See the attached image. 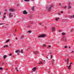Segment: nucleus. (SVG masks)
<instances>
[{
	"label": "nucleus",
	"instance_id": "f257e3e1",
	"mask_svg": "<svg viewBox=\"0 0 74 74\" xmlns=\"http://www.w3.org/2000/svg\"><path fill=\"white\" fill-rule=\"evenodd\" d=\"M45 37H46V36L45 35V34H42V35H40L38 36V37L39 38Z\"/></svg>",
	"mask_w": 74,
	"mask_h": 74
},
{
	"label": "nucleus",
	"instance_id": "f03ea898",
	"mask_svg": "<svg viewBox=\"0 0 74 74\" xmlns=\"http://www.w3.org/2000/svg\"><path fill=\"white\" fill-rule=\"evenodd\" d=\"M9 11L10 12H14L15 11V10H14V9L10 8L9 10Z\"/></svg>",
	"mask_w": 74,
	"mask_h": 74
},
{
	"label": "nucleus",
	"instance_id": "7ed1b4c3",
	"mask_svg": "<svg viewBox=\"0 0 74 74\" xmlns=\"http://www.w3.org/2000/svg\"><path fill=\"white\" fill-rule=\"evenodd\" d=\"M52 6H50L48 9L49 11H51L52 10Z\"/></svg>",
	"mask_w": 74,
	"mask_h": 74
},
{
	"label": "nucleus",
	"instance_id": "20e7f679",
	"mask_svg": "<svg viewBox=\"0 0 74 74\" xmlns=\"http://www.w3.org/2000/svg\"><path fill=\"white\" fill-rule=\"evenodd\" d=\"M12 16H13V14H12L11 13H10L9 14V17L10 18L11 17H12Z\"/></svg>",
	"mask_w": 74,
	"mask_h": 74
},
{
	"label": "nucleus",
	"instance_id": "39448f33",
	"mask_svg": "<svg viewBox=\"0 0 74 74\" xmlns=\"http://www.w3.org/2000/svg\"><path fill=\"white\" fill-rule=\"evenodd\" d=\"M66 62H67V64H69V58H67L66 60H65Z\"/></svg>",
	"mask_w": 74,
	"mask_h": 74
},
{
	"label": "nucleus",
	"instance_id": "423d86ee",
	"mask_svg": "<svg viewBox=\"0 0 74 74\" xmlns=\"http://www.w3.org/2000/svg\"><path fill=\"white\" fill-rule=\"evenodd\" d=\"M23 14H25V15H26L27 14V12H26V10H24L23 11Z\"/></svg>",
	"mask_w": 74,
	"mask_h": 74
},
{
	"label": "nucleus",
	"instance_id": "0eeeda50",
	"mask_svg": "<svg viewBox=\"0 0 74 74\" xmlns=\"http://www.w3.org/2000/svg\"><path fill=\"white\" fill-rule=\"evenodd\" d=\"M56 30L55 28V27H52V30L54 32L55 31V30Z\"/></svg>",
	"mask_w": 74,
	"mask_h": 74
},
{
	"label": "nucleus",
	"instance_id": "6e6552de",
	"mask_svg": "<svg viewBox=\"0 0 74 74\" xmlns=\"http://www.w3.org/2000/svg\"><path fill=\"white\" fill-rule=\"evenodd\" d=\"M36 68L35 67H34L32 69V72H34V71H35L36 70Z\"/></svg>",
	"mask_w": 74,
	"mask_h": 74
},
{
	"label": "nucleus",
	"instance_id": "1a4fd4ad",
	"mask_svg": "<svg viewBox=\"0 0 74 74\" xmlns=\"http://www.w3.org/2000/svg\"><path fill=\"white\" fill-rule=\"evenodd\" d=\"M19 50H17V51H15V53H17V54H18V53H19Z\"/></svg>",
	"mask_w": 74,
	"mask_h": 74
},
{
	"label": "nucleus",
	"instance_id": "9d476101",
	"mask_svg": "<svg viewBox=\"0 0 74 74\" xmlns=\"http://www.w3.org/2000/svg\"><path fill=\"white\" fill-rule=\"evenodd\" d=\"M67 41V39H66V38H64L63 41Z\"/></svg>",
	"mask_w": 74,
	"mask_h": 74
},
{
	"label": "nucleus",
	"instance_id": "9b49d317",
	"mask_svg": "<svg viewBox=\"0 0 74 74\" xmlns=\"http://www.w3.org/2000/svg\"><path fill=\"white\" fill-rule=\"evenodd\" d=\"M70 3H69V7L68 8V9H70V8H71V6H70Z\"/></svg>",
	"mask_w": 74,
	"mask_h": 74
},
{
	"label": "nucleus",
	"instance_id": "f8f14e48",
	"mask_svg": "<svg viewBox=\"0 0 74 74\" xmlns=\"http://www.w3.org/2000/svg\"><path fill=\"white\" fill-rule=\"evenodd\" d=\"M7 58V56L6 55H5L3 56L4 59H5Z\"/></svg>",
	"mask_w": 74,
	"mask_h": 74
},
{
	"label": "nucleus",
	"instance_id": "ddd939ff",
	"mask_svg": "<svg viewBox=\"0 0 74 74\" xmlns=\"http://www.w3.org/2000/svg\"><path fill=\"white\" fill-rule=\"evenodd\" d=\"M19 52H20L19 53H23V51L21 50L20 51H19Z\"/></svg>",
	"mask_w": 74,
	"mask_h": 74
},
{
	"label": "nucleus",
	"instance_id": "4468645a",
	"mask_svg": "<svg viewBox=\"0 0 74 74\" xmlns=\"http://www.w3.org/2000/svg\"><path fill=\"white\" fill-rule=\"evenodd\" d=\"M21 39H22V38H24V36L23 35L22 37H21Z\"/></svg>",
	"mask_w": 74,
	"mask_h": 74
},
{
	"label": "nucleus",
	"instance_id": "2eb2a0df",
	"mask_svg": "<svg viewBox=\"0 0 74 74\" xmlns=\"http://www.w3.org/2000/svg\"><path fill=\"white\" fill-rule=\"evenodd\" d=\"M70 18H74V15H73V16H70Z\"/></svg>",
	"mask_w": 74,
	"mask_h": 74
},
{
	"label": "nucleus",
	"instance_id": "dca6fc26",
	"mask_svg": "<svg viewBox=\"0 0 74 74\" xmlns=\"http://www.w3.org/2000/svg\"><path fill=\"white\" fill-rule=\"evenodd\" d=\"M43 46V47H46V45H45V44H44Z\"/></svg>",
	"mask_w": 74,
	"mask_h": 74
},
{
	"label": "nucleus",
	"instance_id": "f3484780",
	"mask_svg": "<svg viewBox=\"0 0 74 74\" xmlns=\"http://www.w3.org/2000/svg\"><path fill=\"white\" fill-rule=\"evenodd\" d=\"M5 15H3V20H4V19H5Z\"/></svg>",
	"mask_w": 74,
	"mask_h": 74
},
{
	"label": "nucleus",
	"instance_id": "a211bd4d",
	"mask_svg": "<svg viewBox=\"0 0 74 74\" xmlns=\"http://www.w3.org/2000/svg\"><path fill=\"white\" fill-rule=\"evenodd\" d=\"M8 45H5L3 46L4 48H5V47H8Z\"/></svg>",
	"mask_w": 74,
	"mask_h": 74
},
{
	"label": "nucleus",
	"instance_id": "6ab92c4d",
	"mask_svg": "<svg viewBox=\"0 0 74 74\" xmlns=\"http://www.w3.org/2000/svg\"><path fill=\"white\" fill-rule=\"evenodd\" d=\"M38 51H35L34 53L35 54H37L38 53Z\"/></svg>",
	"mask_w": 74,
	"mask_h": 74
},
{
	"label": "nucleus",
	"instance_id": "aec40b11",
	"mask_svg": "<svg viewBox=\"0 0 74 74\" xmlns=\"http://www.w3.org/2000/svg\"><path fill=\"white\" fill-rule=\"evenodd\" d=\"M34 6H33L32 8V11L34 10Z\"/></svg>",
	"mask_w": 74,
	"mask_h": 74
},
{
	"label": "nucleus",
	"instance_id": "412c9836",
	"mask_svg": "<svg viewBox=\"0 0 74 74\" xmlns=\"http://www.w3.org/2000/svg\"><path fill=\"white\" fill-rule=\"evenodd\" d=\"M10 41V40H8L7 41H6V42H8Z\"/></svg>",
	"mask_w": 74,
	"mask_h": 74
},
{
	"label": "nucleus",
	"instance_id": "4be33fe9",
	"mask_svg": "<svg viewBox=\"0 0 74 74\" xmlns=\"http://www.w3.org/2000/svg\"><path fill=\"white\" fill-rule=\"evenodd\" d=\"M62 35H64L66 34V33L63 32L62 33Z\"/></svg>",
	"mask_w": 74,
	"mask_h": 74
},
{
	"label": "nucleus",
	"instance_id": "5701e85b",
	"mask_svg": "<svg viewBox=\"0 0 74 74\" xmlns=\"http://www.w3.org/2000/svg\"><path fill=\"white\" fill-rule=\"evenodd\" d=\"M72 64V63H70V64H69V66H71V64Z\"/></svg>",
	"mask_w": 74,
	"mask_h": 74
},
{
	"label": "nucleus",
	"instance_id": "b1692460",
	"mask_svg": "<svg viewBox=\"0 0 74 74\" xmlns=\"http://www.w3.org/2000/svg\"><path fill=\"white\" fill-rule=\"evenodd\" d=\"M59 19V18H57L56 19V21H58Z\"/></svg>",
	"mask_w": 74,
	"mask_h": 74
},
{
	"label": "nucleus",
	"instance_id": "393cba45",
	"mask_svg": "<svg viewBox=\"0 0 74 74\" xmlns=\"http://www.w3.org/2000/svg\"><path fill=\"white\" fill-rule=\"evenodd\" d=\"M25 1H29V0H24Z\"/></svg>",
	"mask_w": 74,
	"mask_h": 74
},
{
	"label": "nucleus",
	"instance_id": "a878e982",
	"mask_svg": "<svg viewBox=\"0 0 74 74\" xmlns=\"http://www.w3.org/2000/svg\"><path fill=\"white\" fill-rule=\"evenodd\" d=\"M27 32V33H31V31H29Z\"/></svg>",
	"mask_w": 74,
	"mask_h": 74
},
{
	"label": "nucleus",
	"instance_id": "bb28decb",
	"mask_svg": "<svg viewBox=\"0 0 74 74\" xmlns=\"http://www.w3.org/2000/svg\"><path fill=\"white\" fill-rule=\"evenodd\" d=\"M70 68H71V66H69L68 68V69H70Z\"/></svg>",
	"mask_w": 74,
	"mask_h": 74
},
{
	"label": "nucleus",
	"instance_id": "cd10ccee",
	"mask_svg": "<svg viewBox=\"0 0 74 74\" xmlns=\"http://www.w3.org/2000/svg\"><path fill=\"white\" fill-rule=\"evenodd\" d=\"M4 25V24L3 23H0V25Z\"/></svg>",
	"mask_w": 74,
	"mask_h": 74
},
{
	"label": "nucleus",
	"instance_id": "c85d7f7f",
	"mask_svg": "<svg viewBox=\"0 0 74 74\" xmlns=\"http://www.w3.org/2000/svg\"><path fill=\"white\" fill-rule=\"evenodd\" d=\"M0 70H3V68H2V67H0Z\"/></svg>",
	"mask_w": 74,
	"mask_h": 74
},
{
	"label": "nucleus",
	"instance_id": "c756f323",
	"mask_svg": "<svg viewBox=\"0 0 74 74\" xmlns=\"http://www.w3.org/2000/svg\"><path fill=\"white\" fill-rule=\"evenodd\" d=\"M39 64H42V62H40Z\"/></svg>",
	"mask_w": 74,
	"mask_h": 74
},
{
	"label": "nucleus",
	"instance_id": "7c9ffc66",
	"mask_svg": "<svg viewBox=\"0 0 74 74\" xmlns=\"http://www.w3.org/2000/svg\"><path fill=\"white\" fill-rule=\"evenodd\" d=\"M12 54H10L9 55V56H11Z\"/></svg>",
	"mask_w": 74,
	"mask_h": 74
},
{
	"label": "nucleus",
	"instance_id": "2f4dec72",
	"mask_svg": "<svg viewBox=\"0 0 74 74\" xmlns=\"http://www.w3.org/2000/svg\"><path fill=\"white\" fill-rule=\"evenodd\" d=\"M6 15V13H4L3 14V15Z\"/></svg>",
	"mask_w": 74,
	"mask_h": 74
},
{
	"label": "nucleus",
	"instance_id": "473e14b6",
	"mask_svg": "<svg viewBox=\"0 0 74 74\" xmlns=\"http://www.w3.org/2000/svg\"><path fill=\"white\" fill-rule=\"evenodd\" d=\"M16 71H18V70L17 69V68H16Z\"/></svg>",
	"mask_w": 74,
	"mask_h": 74
},
{
	"label": "nucleus",
	"instance_id": "72a5a7b5",
	"mask_svg": "<svg viewBox=\"0 0 74 74\" xmlns=\"http://www.w3.org/2000/svg\"><path fill=\"white\" fill-rule=\"evenodd\" d=\"M49 48H50V47H51V45H49Z\"/></svg>",
	"mask_w": 74,
	"mask_h": 74
},
{
	"label": "nucleus",
	"instance_id": "f704fd0d",
	"mask_svg": "<svg viewBox=\"0 0 74 74\" xmlns=\"http://www.w3.org/2000/svg\"><path fill=\"white\" fill-rule=\"evenodd\" d=\"M64 48H67V46H65Z\"/></svg>",
	"mask_w": 74,
	"mask_h": 74
},
{
	"label": "nucleus",
	"instance_id": "c9c22d12",
	"mask_svg": "<svg viewBox=\"0 0 74 74\" xmlns=\"http://www.w3.org/2000/svg\"><path fill=\"white\" fill-rule=\"evenodd\" d=\"M49 54H50V55H52V53H49Z\"/></svg>",
	"mask_w": 74,
	"mask_h": 74
},
{
	"label": "nucleus",
	"instance_id": "e433bc0d",
	"mask_svg": "<svg viewBox=\"0 0 74 74\" xmlns=\"http://www.w3.org/2000/svg\"><path fill=\"white\" fill-rule=\"evenodd\" d=\"M51 58H52V55H51Z\"/></svg>",
	"mask_w": 74,
	"mask_h": 74
},
{
	"label": "nucleus",
	"instance_id": "4c0bfd02",
	"mask_svg": "<svg viewBox=\"0 0 74 74\" xmlns=\"http://www.w3.org/2000/svg\"><path fill=\"white\" fill-rule=\"evenodd\" d=\"M64 8H66V6H65L64 7Z\"/></svg>",
	"mask_w": 74,
	"mask_h": 74
},
{
	"label": "nucleus",
	"instance_id": "58836bf2",
	"mask_svg": "<svg viewBox=\"0 0 74 74\" xmlns=\"http://www.w3.org/2000/svg\"><path fill=\"white\" fill-rule=\"evenodd\" d=\"M63 11H61V13L62 14H63Z\"/></svg>",
	"mask_w": 74,
	"mask_h": 74
},
{
	"label": "nucleus",
	"instance_id": "ea45409f",
	"mask_svg": "<svg viewBox=\"0 0 74 74\" xmlns=\"http://www.w3.org/2000/svg\"><path fill=\"white\" fill-rule=\"evenodd\" d=\"M39 25H41V23H39Z\"/></svg>",
	"mask_w": 74,
	"mask_h": 74
},
{
	"label": "nucleus",
	"instance_id": "a19ab883",
	"mask_svg": "<svg viewBox=\"0 0 74 74\" xmlns=\"http://www.w3.org/2000/svg\"><path fill=\"white\" fill-rule=\"evenodd\" d=\"M58 14L59 15H60V13H58Z\"/></svg>",
	"mask_w": 74,
	"mask_h": 74
},
{
	"label": "nucleus",
	"instance_id": "79ce46f5",
	"mask_svg": "<svg viewBox=\"0 0 74 74\" xmlns=\"http://www.w3.org/2000/svg\"><path fill=\"white\" fill-rule=\"evenodd\" d=\"M74 51H72L71 52V53H73Z\"/></svg>",
	"mask_w": 74,
	"mask_h": 74
},
{
	"label": "nucleus",
	"instance_id": "37998d69",
	"mask_svg": "<svg viewBox=\"0 0 74 74\" xmlns=\"http://www.w3.org/2000/svg\"><path fill=\"white\" fill-rule=\"evenodd\" d=\"M69 49H70V48H71V47H69Z\"/></svg>",
	"mask_w": 74,
	"mask_h": 74
},
{
	"label": "nucleus",
	"instance_id": "c03bdc74",
	"mask_svg": "<svg viewBox=\"0 0 74 74\" xmlns=\"http://www.w3.org/2000/svg\"><path fill=\"white\" fill-rule=\"evenodd\" d=\"M15 32H16V30L15 29Z\"/></svg>",
	"mask_w": 74,
	"mask_h": 74
},
{
	"label": "nucleus",
	"instance_id": "a18cd8bd",
	"mask_svg": "<svg viewBox=\"0 0 74 74\" xmlns=\"http://www.w3.org/2000/svg\"><path fill=\"white\" fill-rule=\"evenodd\" d=\"M19 5V4H17V5H18H18Z\"/></svg>",
	"mask_w": 74,
	"mask_h": 74
},
{
	"label": "nucleus",
	"instance_id": "49530a36",
	"mask_svg": "<svg viewBox=\"0 0 74 74\" xmlns=\"http://www.w3.org/2000/svg\"><path fill=\"white\" fill-rule=\"evenodd\" d=\"M53 60V62H55V60Z\"/></svg>",
	"mask_w": 74,
	"mask_h": 74
},
{
	"label": "nucleus",
	"instance_id": "de8ad7c7",
	"mask_svg": "<svg viewBox=\"0 0 74 74\" xmlns=\"http://www.w3.org/2000/svg\"><path fill=\"white\" fill-rule=\"evenodd\" d=\"M44 62H45V60H44Z\"/></svg>",
	"mask_w": 74,
	"mask_h": 74
},
{
	"label": "nucleus",
	"instance_id": "09e8293b",
	"mask_svg": "<svg viewBox=\"0 0 74 74\" xmlns=\"http://www.w3.org/2000/svg\"><path fill=\"white\" fill-rule=\"evenodd\" d=\"M59 5H61V3H60V4H59Z\"/></svg>",
	"mask_w": 74,
	"mask_h": 74
},
{
	"label": "nucleus",
	"instance_id": "8fccbe9b",
	"mask_svg": "<svg viewBox=\"0 0 74 74\" xmlns=\"http://www.w3.org/2000/svg\"><path fill=\"white\" fill-rule=\"evenodd\" d=\"M18 39L17 38H16V40H17Z\"/></svg>",
	"mask_w": 74,
	"mask_h": 74
},
{
	"label": "nucleus",
	"instance_id": "3c124183",
	"mask_svg": "<svg viewBox=\"0 0 74 74\" xmlns=\"http://www.w3.org/2000/svg\"><path fill=\"white\" fill-rule=\"evenodd\" d=\"M2 27H4V26H2Z\"/></svg>",
	"mask_w": 74,
	"mask_h": 74
},
{
	"label": "nucleus",
	"instance_id": "603ef678",
	"mask_svg": "<svg viewBox=\"0 0 74 74\" xmlns=\"http://www.w3.org/2000/svg\"><path fill=\"white\" fill-rule=\"evenodd\" d=\"M8 70V69H6V70Z\"/></svg>",
	"mask_w": 74,
	"mask_h": 74
},
{
	"label": "nucleus",
	"instance_id": "864d4df0",
	"mask_svg": "<svg viewBox=\"0 0 74 74\" xmlns=\"http://www.w3.org/2000/svg\"><path fill=\"white\" fill-rule=\"evenodd\" d=\"M47 58H48V57H46Z\"/></svg>",
	"mask_w": 74,
	"mask_h": 74
},
{
	"label": "nucleus",
	"instance_id": "5fc2aeb1",
	"mask_svg": "<svg viewBox=\"0 0 74 74\" xmlns=\"http://www.w3.org/2000/svg\"><path fill=\"white\" fill-rule=\"evenodd\" d=\"M0 15H1V13L0 12Z\"/></svg>",
	"mask_w": 74,
	"mask_h": 74
},
{
	"label": "nucleus",
	"instance_id": "6e6d98bb",
	"mask_svg": "<svg viewBox=\"0 0 74 74\" xmlns=\"http://www.w3.org/2000/svg\"><path fill=\"white\" fill-rule=\"evenodd\" d=\"M5 11H7V10H5Z\"/></svg>",
	"mask_w": 74,
	"mask_h": 74
},
{
	"label": "nucleus",
	"instance_id": "4d7b16f0",
	"mask_svg": "<svg viewBox=\"0 0 74 74\" xmlns=\"http://www.w3.org/2000/svg\"><path fill=\"white\" fill-rule=\"evenodd\" d=\"M14 36H15V34H14Z\"/></svg>",
	"mask_w": 74,
	"mask_h": 74
},
{
	"label": "nucleus",
	"instance_id": "13d9d810",
	"mask_svg": "<svg viewBox=\"0 0 74 74\" xmlns=\"http://www.w3.org/2000/svg\"><path fill=\"white\" fill-rule=\"evenodd\" d=\"M9 36H10V35H9Z\"/></svg>",
	"mask_w": 74,
	"mask_h": 74
},
{
	"label": "nucleus",
	"instance_id": "bf43d9fd",
	"mask_svg": "<svg viewBox=\"0 0 74 74\" xmlns=\"http://www.w3.org/2000/svg\"><path fill=\"white\" fill-rule=\"evenodd\" d=\"M34 0H32V1H33Z\"/></svg>",
	"mask_w": 74,
	"mask_h": 74
},
{
	"label": "nucleus",
	"instance_id": "052dcab7",
	"mask_svg": "<svg viewBox=\"0 0 74 74\" xmlns=\"http://www.w3.org/2000/svg\"><path fill=\"white\" fill-rule=\"evenodd\" d=\"M13 57H14V56H13Z\"/></svg>",
	"mask_w": 74,
	"mask_h": 74
},
{
	"label": "nucleus",
	"instance_id": "680f3d73",
	"mask_svg": "<svg viewBox=\"0 0 74 74\" xmlns=\"http://www.w3.org/2000/svg\"><path fill=\"white\" fill-rule=\"evenodd\" d=\"M52 62H53V61H52Z\"/></svg>",
	"mask_w": 74,
	"mask_h": 74
},
{
	"label": "nucleus",
	"instance_id": "e2e57ef3",
	"mask_svg": "<svg viewBox=\"0 0 74 74\" xmlns=\"http://www.w3.org/2000/svg\"><path fill=\"white\" fill-rule=\"evenodd\" d=\"M32 24H33V23H32Z\"/></svg>",
	"mask_w": 74,
	"mask_h": 74
},
{
	"label": "nucleus",
	"instance_id": "0e129e2a",
	"mask_svg": "<svg viewBox=\"0 0 74 74\" xmlns=\"http://www.w3.org/2000/svg\"><path fill=\"white\" fill-rule=\"evenodd\" d=\"M73 59H74V58H73Z\"/></svg>",
	"mask_w": 74,
	"mask_h": 74
}]
</instances>
